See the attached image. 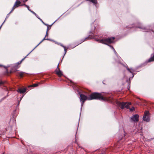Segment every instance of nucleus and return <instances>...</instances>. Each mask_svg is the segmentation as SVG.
Segmentation results:
<instances>
[{
    "instance_id": "f257e3e1",
    "label": "nucleus",
    "mask_w": 154,
    "mask_h": 154,
    "mask_svg": "<svg viewBox=\"0 0 154 154\" xmlns=\"http://www.w3.org/2000/svg\"><path fill=\"white\" fill-rule=\"evenodd\" d=\"M95 99H99L101 100L105 101L110 100L109 99L103 97L101 94L99 93H92L90 95V97H88L84 94H80V99L82 102V105L86 100H91Z\"/></svg>"
},
{
    "instance_id": "f03ea898",
    "label": "nucleus",
    "mask_w": 154,
    "mask_h": 154,
    "mask_svg": "<svg viewBox=\"0 0 154 154\" xmlns=\"http://www.w3.org/2000/svg\"><path fill=\"white\" fill-rule=\"evenodd\" d=\"M114 38L108 37L106 39H103L101 40L98 39L97 41L99 42H100L106 44L108 43H110L113 42Z\"/></svg>"
},
{
    "instance_id": "7ed1b4c3",
    "label": "nucleus",
    "mask_w": 154,
    "mask_h": 154,
    "mask_svg": "<svg viewBox=\"0 0 154 154\" xmlns=\"http://www.w3.org/2000/svg\"><path fill=\"white\" fill-rule=\"evenodd\" d=\"M118 105L121 108L123 109L125 107L127 109L129 108V106L131 104V103H127L126 102H118Z\"/></svg>"
},
{
    "instance_id": "20e7f679",
    "label": "nucleus",
    "mask_w": 154,
    "mask_h": 154,
    "mask_svg": "<svg viewBox=\"0 0 154 154\" xmlns=\"http://www.w3.org/2000/svg\"><path fill=\"white\" fill-rule=\"evenodd\" d=\"M143 119L146 122H148L149 121V112L146 111L144 113V116L143 117Z\"/></svg>"
},
{
    "instance_id": "39448f33",
    "label": "nucleus",
    "mask_w": 154,
    "mask_h": 154,
    "mask_svg": "<svg viewBox=\"0 0 154 154\" xmlns=\"http://www.w3.org/2000/svg\"><path fill=\"white\" fill-rule=\"evenodd\" d=\"M139 116L137 115H134L131 118L132 122H137L138 121Z\"/></svg>"
},
{
    "instance_id": "423d86ee",
    "label": "nucleus",
    "mask_w": 154,
    "mask_h": 154,
    "mask_svg": "<svg viewBox=\"0 0 154 154\" xmlns=\"http://www.w3.org/2000/svg\"><path fill=\"white\" fill-rule=\"evenodd\" d=\"M21 3L18 0H17L16 2H15L14 6L13 7L12 10L10 12V13H11L13 10H14L16 8L18 7L20 4Z\"/></svg>"
},
{
    "instance_id": "0eeeda50",
    "label": "nucleus",
    "mask_w": 154,
    "mask_h": 154,
    "mask_svg": "<svg viewBox=\"0 0 154 154\" xmlns=\"http://www.w3.org/2000/svg\"><path fill=\"white\" fill-rule=\"evenodd\" d=\"M55 72L59 76H61L62 75V72L59 69L58 66H57V67L55 70Z\"/></svg>"
},
{
    "instance_id": "6e6552de",
    "label": "nucleus",
    "mask_w": 154,
    "mask_h": 154,
    "mask_svg": "<svg viewBox=\"0 0 154 154\" xmlns=\"http://www.w3.org/2000/svg\"><path fill=\"white\" fill-rule=\"evenodd\" d=\"M26 90L25 88L22 89L19 88L17 91V92H19L21 94L23 93L26 91Z\"/></svg>"
},
{
    "instance_id": "1a4fd4ad",
    "label": "nucleus",
    "mask_w": 154,
    "mask_h": 154,
    "mask_svg": "<svg viewBox=\"0 0 154 154\" xmlns=\"http://www.w3.org/2000/svg\"><path fill=\"white\" fill-rule=\"evenodd\" d=\"M17 73L18 75H20V76L21 77H23L24 74V72H17Z\"/></svg>"
},
{
    "instance_id": "9d476101",
    "label": "nucleus",
    "mask_w": 154,
    "mask_h": 154,
    "mask_svg": "<svg viewBox=\"0 0 154 154\" xmlns=\"http://www.w3.org/2000/svg\"><path fill=\"white\" fill-rule=\"evenodd\" d=\"M89 1L91 2L94 4H96L97 3V0H89Z\"/></svg>"
},
{
    "instance_id": "9b49d317",
    "label": "nucleus",
    "mask_w": 154,
    "mask_h": 154,
    "mask_svg": "<svg viewBox=\"0 0 154 154\" xmlns=\"http://www.w3.org/2000/svg\"><path fill=\"white\" fill-rule=\"evenodd\" d=\"M45 25L47 26V30H48V31L51 28V26H49L47 24H45Z\"/></svg>"
},
{
    "instance_id": "f8f14e48",
    "label": "nucleus",
    "mask_w": 154,
    "mask_h": 154,
    "mask_svg": "<svg viewBox=\"0 0 154 154\" xmlns=\"http://www.w3.org/2000/svg\"><path fill=\"white\" fill-rule=\"evenodd\" d=\"M134 110H135V108H134V107H131V108L130 109V110L131 111H132Z\"/></svg>"
},
{
    "instance_id": "ddd939ff",
    "label": "nucleus",
    "mask_w": 154,
    "mask_h": 154,
    "mask_svg": "<svg viewBox=\"0 0 154 154\" xmlns=\"http://www.w3.org/2000/svg\"><path fill=\"white\" fill-rule=\"evenodd\" d=\"M38 85V84H35L31 85V86L35 87L37 86Z\"/></svg>"
},
{
    "instance_id": "4468645a",
    "label": "nucleus",
    "mask_w": 154,
    "mask_h": 154,
    "mask_svg": "<svg viewBox=\"0 0 154 154\" xmlns=\"http://www.w3.org/2000/svg\"><path fill=\"white\" fill-rule=\"evenodd\" d=\"M110 47L114 51V52L115 53H116V51L115 50V49H114V48H113V47L112 46H110Z\"/></svg>"
},
{
    "instance_id": "2eb2a0df",
    "label": "nucleus",
    "mask_w": 154,
    "mask_h": 154,
    "mask_svg": "<svg viewBox=\"0 0 154 154\" xmlns=\"http://www.w3.org/2000/svg\"><path fill=\"white\" fill-rule=\"evenodd\" d=\"M23 5H24L25 6H26L27 8L29 10V7L27 5H25V4H24Z\"/></svg>"
},
{
    "instance_id": "dca6fc26",
    "label": "nucleus",
    "mask_w": 154,
    "mask_h": 154,
    "mask_svg": "<svg viewBox=\"0 0 154 154\" xmlns=\"http://www.w3.org/2000/svg\"><path fill=\"white\" fill-rule=\"evenodd\" d=\"M64 48V51H65V53H66V50L65 49V46H64L63 45H61Z\"/></svg>"
},
{
    "instance_id": "f3484780",
    "label": "nucleus",
    "mask_w": 154,
    "mask_h": 154,
    "mask_svg": "<svg viewBox=\"0 0 154 154\" xmlns=\"http://www.w3.org/2000/svg\"><path fill=\"white\" fill-rule=\"evenodd\" d=\"M64 48V51H65V53H66V50L65 49V46H64L63 45H61Z\"/></svg>"
},
{
    "instance_id": "a211bd4d",
    "label": "nucleus",
    "mask_w": 154,
    "mask_h": 154,
    "mask_svg": "<svg viewBox=\"0 0 154 154\" xmlns=\"http://www.w3.org/2000/svg\"><path fill=\"white\" fill-rule=\"evenodd\" d=\"M48 30H47V31H46V34L45 37H46V36H48Z\"/></svg>"
},
{
    "instance_id": "6ab92c4d",
    "label": "nucleus",
    "mask_w": 154,
    "mask_h": 154,
    "mask_svg": "<svg viewBox=\"0 0 154 154\" xmlns=\"http://www.w3.org/2000/svg\"><path fill=\"white\" fill-rule=\"evenodd\" d=\"M45 39H45V38H44L43 39V40H42V41H41L40 42V43H39V44H38V45H39V44H40V43H41V42H42L43 41H44V40H45Z\"/></svg>"
},
{
    "instance_id": "aec40b11",
    "label": "nucleus",
    "mask_w": 154,
    "mask_h": 154,
    "mask_svg": "<svg viewBox=\"0 0 154 154\" xmlns=\"http://www.w3.org/2000/svg\"><path fill=\"white\" fill-rule=\"evenodd\" d=\"M45 39H45V38H44L43 39V40H42V41H41L40 42V43H39V44H38V45H39V44H40V43H41V42H42L43 41H44V40H45Z\"/></svg>"
},
{
    "instance_id": "412c9836",
    "label": "nucleus",
    "mask_w": 154,
    "mask_h": 154,
    "mask_svg": "<svg viewBox=\"0 0 154 154\" xmlns=\"http://www.w3.org/2000/svg\"><path fill=\"white\" fill-rule=\"evenodd\" d=\"M24 58H25L22 59V60L20 61V63H18L19 64H20L24 60Z\"/></svg>"
},
{
    "instance_id": "4be33fe9",
    "label": "nucleus",
    "mask_w": 154,
    "mask_h": 154,
    "mask_svg": "<svg viewBox=\"0 0 154 154\" xmlns=\"http://www.w3.org/2000/svg\"><path fill=\"white\" fill-rule=\"evenodd\" d=\"M3 83V82L1 81H0V85H1Z\"/></svg>"
},
{
    "instance_id": "5701e85b",
    "label": "nucleus",
    "mask_w": 154,
    "mask_h": 154,
    "mask_svg": "<svg viewBox=\"0 0 154 154\" xmlns=\"http://www.w3.org/2000/svg\"><path fill=\"white\" fill-rule=\"evenodd\" d=\"M127 69V70H128V71H129L130 72H131V71H130V69L129 68H128Z\"/></svg>"
},
{
    "instance_id": "b1692460",
    "label": "nucleus",
    "mask_w": 154,
    "mask_h": 154,
    "mask_svg": "<svg viewBox=\"0 0 154 154\" xmlns=\"http://www.w3.org/2000/svg\"><path fill=\"white\" fill-rule=\"evenodd\" d=\"M28 0H25V1H23V2H26Z\"/></svg>"
},
{
    "instance_id": "393cba45",
    "label": "nucleus",
    "mask_w": 154,
    "mask_h": 154,
    "mask_svg": "<svg viewBox=\"0 0 154 154\" xmlns=\"http://www.w3.org/2000/svg\"><path fill=\"white\" fill-rule=\"evenodd\" d=\"M88 38H85V39H88Z\"/></svg>"
},
{
    "instance_id": "a878e982",
    "label": "nucleus",
    "mask_w": 154,
    "mask_h": 154,
    "mask_svg": "<svg viewBox=\"0 0 154 154\" xmlns=\"http://www.w3.org/2000/svg\"><path fill=\"white\" fill-rule=\"evenodd\" d=\"M33 14H35V12H33Z\"/></svg>"
},
{
    "instance_id": "bb28decb",
    "label": "nucleus",
    "mask_w": 154,
    "mask_h": 154,
    "mask_svg": "<svg viewBox=\"0 0 154 154\" xmlns=\"http://www.w3.org/2000/svg\"><path fill=\"white\" fill-rule=\"evenodd\" d=\"M85 41V40H84V41H82V42H84Z\"/></svg>"
},
{
    "instance_id": "cd10ccee",
    "label": "nucleus",
    "mask_w": 154,
    "mask_h": 154,
    "mask_svg": "<svg viewBox=\"0 0 154 154\" xmlns=\"http://www.w3.org/2000/svg\"><path fill=\"white\" fill-rule=\"evenodd\" d=\"M4 22H3V23L2 24H3V23H4Z\"/></svg>"
},
{
    "instance_id": "c85d7f7f",
    "label": "nucleus",
    "mask_w": 154,
    "mask_h": 154,
    "mask_svg": "<svg viewBox=\"0 0 154 154\" xmlns=\"http://www.w3.org/2000/svg\"><path fill=\"white\" fill-rule=\"evenodd\" d=\"M86 1H88V0H86Z\"/></svg>"
}]
</instances>
